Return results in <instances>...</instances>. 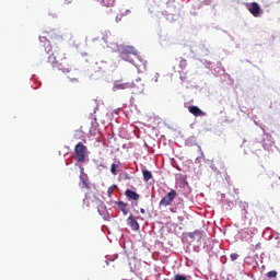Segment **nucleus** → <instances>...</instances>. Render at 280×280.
<instances>
[{
    "instance_id": "1",
    "label": "nucleus",
    "mask_w": 280,
    "mask_h": 280,
    "mask_svg": "<svg viewBox=\"0 0 280 280\" xmlns=\"http://www.w3.org/2000/svg\"><path fill=\"white\" fill-rule=\"evenodd\" d=\"M48 61L52 63V67H57L59 71H62V73H71L72 71L69 60L65 57V51L60 49L54 50V52L48 57Z\"/></svg>"
},
{
    "instance_id": "2",
    "label": "nucleus",
    "mask_w": 280,
    "mask_h": 280,
    "mask_svg": "<svg viewBox=\"0 0 280 280\" xmlns=\"http://www.w3.org/2000/svg\"><path fill=\"white\" fill-rule=\"evenodd\" d=\"M101 4L103 5V8H105L104 12L105 14H107V16H113V14H117L116 15L117 23L121 21V18L119 16H126V14H130V10L128 9L125 10L121 7H118L117 4H115V0H102Z\"/></svg>"
},
{
    "instance_id": "3",
    "label": "nucleus",
    "mask_w": 280,
    "mask_h": 280,
    "mask_svg": "<svg viewBox=\"0 0 280 280\" xmlns=\"http://www.w3.org/2000/svg\"><path fill=\"white\" fill-rule=\"evenodd\" d=\"M118 51L120 54L121 60L129 62L137 52V49L133 46H120Z\"/></svg>"
},
{
    "instance_id": "4",
    "label": "nucleus",
    "mask_w": 280,
    "mask_h": 280,
    "mask_svg": "<svg viewBox=\"0 0 280 280\" xmlns=\"http://www.w3.org/2000/svg\"><path fill=\"white\" fill-rule=\"evenodd\" d=\"M86 145H84L82 142H79L74 147L75 159L79 163H84V161H86Z\"/></svg>"
},
{
    "instance_id": "5",
    "label": "nucleus",
    "mask_w": 280,
    "mask_h": 280,
    "mask_svg": "<svg viewBox=\"0 0 280 280\" xmlns=\"http://www.w3.org/2000/svg\"><path fill=\"white\" fill-rule=\"evenodd\" d=\"M178 196V192H176L175 189H171L159 202V207H170L174 200H176V197Z\"/></svg>"
},
{
    "instance_id": "6",
    "label": "nucleus",
    "mask_w": 280,
    "mask_h": 280,
    "mask_svg": "<svg viewBox=\"0 0 280 280\" xmlns=\"http://www.w3.org/2000/svg\"><path fill=\"white\" fill-rule=\"evenodd\" d=\"M131 65H135V67L138 70L144 69L145 68V60H143V58H141V55L139 54L138 50H136V52L133 54L131 60L129 61Z\"/></svg>"
},
{
    "instance_id": "7",
    "label": "nucleus",
    "mask_w": 280,
    "mask_h": 280,
    "mask_svg": "<svg viewBox=\"0 0 280 280\" xmlns=\"http://www.w3.org/2000/svg\"><path fill=\"white\" fill-rule=\"evenodd\" d=\"M248 11L250 12L252 15L255 18L261 16V7L257 2H252L248 7Z\"/></svg>"
},
{
    "instance_id": "8",
    "label": "nucleus",
    "mask_w": 280,
    "mask_h": 280,
    "mask_svg": "<svg viewBox=\"0 0 280 280\" xmlns=\"http://www.w3.org/2000/svg\"><path fill=\"white\" fill-rule=\"evenodd\" d=\"M126 89H132V83L116 81L114 83V91H126Z\"/></svg>"
},
{
    "instance_id": "9",
    "label": "nucleus",
    "mask_w": 280,
    "mask_h": 280,
    "mask_svg": "<svg viewBox=\"0 0 280 280\" xmlns=\"http://www.w3.org/2000/svg\"><path fill=\"white\" fill-rule=\"evenodd\" d=\"M127 224L130 226L131 231H139L140 229L139 221H137V218H135L132 214L128 217Z\"/></svg>"
},
{
    "instance_id": "10",
    "label": "nucleus",
    "mask_w": 280,
    "mask_h": 280,
    "mask_svg": "<svg viewBox=\"0 0 280 280\" xmlns=\"http://www.w3.org/2000/svg\"><path fill=\"white\" fill-rule=\"evenodd\" d=\"M188 112L194 115L195 117H205V115H207L205 112H202V109H200L198 106L196 105H191L188 107Z\"/></svg>"
},
{
    "instance_id": "11",
    "label": "nucleus",
    "mask_w": 280,
    "mask_h": 280,
    "mask_svg": "<svg viewBox=\"0 0 280 280\" xmlns=\"http://www.w3.org/2000/svg\"><path fill=\"white\" fill-rule=\"evenodd\" d=\"M125 196L127 198H129L130 200H139V198H140L139 194H137L136 191H133L131 189H127L125 191Z\"/></svg>"
},
{
    "instance_id": "12",
    "label": "nucleus",
    "mask_w": 280,
    "mask_h": 280,
    "mask_svg": "<svg viewBox=\"0 0 280 280\" xmlns=\"http://www.w3.org/2000/svg\"><path fill=\"white\" fill-rule=\"evenodd\" d=\"M39 40L40 43H44V49L47 51V54H49V51H51V43L45 37H39Z\"/></svg>"
},
{
    "instance_id": "13",
    "label": "nucleus",
    "mask_w": 280,
    "mask_h": 280,
    "mask_svg": "<svg viewBox=\"0 0 280 280\" xmlns=\"http://www.w3.org/2000/svg\"><path fill=\"white\" fill-rule=\"evenodd\" d=\"M116 205L120 209V211H122L124 215L128 214V203L124 201H117Z\"/></svg>"
},
{
    "instance_id": "14",
    "label": "nucleus",
    "mask_w": 280,
    "mask_h": 280,
    "mask_svg": "<svg viewBox=\"0 0 280 280\" xmlns=\"http://www.w3.org/2000/svg\"><path fill=\"white\" fill-rule=\"evenodd\" d=\"M188 237H189L190 240H196V237H197L198 240H202V231L196 230L195 232H190V233L188 234Z\"/></svg>"
},
{
    "instance_id": "15",
    "label": "nucleus",
    "mask_w": 280,
    "mask_h": 280,
    "mask_svg": "<svg viewBox=\"0 0 280 280\" xmlns=\"http://www.w3.org/2000/svg\"><path fill=\"white\" fill-rule=\"evenodd\" d=\"M142 176H143V180L145 183H148V180H152V172H150L145 168L142 170Z\"/></svg>"
},
{
    "instance_id": "16",
    "label": "nucleus",
    "mask_w": 280,
    "mask_h": 280,
    "mask_svg": "<svg viewBox=\"0 0 280 280\" xmlns=\"http://www.w3.org/2000/svg\"><path fill=\"white\" fill-rule=\"evenodd\" d=\"M80 180L82 189H91V184L89 183V179L84 178L83 176H80Z\"/></svg>"
},
{
    "instance_id": "17",
    "label": "nucleus",
    "mask_w": 280,
    "mask_h": 280,
    "mask_svg": "<svg viewBox=\"0 0 280 280\" xmlns=\"http://www.w3.org/2000/svg\"><path fill=\"white\" fill-rule=\"evenodd\" d=\"M174 280H191L190 276L175 275Z\"/></svg>"
},
{
    "instance_id": "18",
    "label": "nucleus",
    "mask_w": 280,
    "mask_h": 280,
    "mask_svg": "<svg viewBox=\"0 0 280 280\" xmlns=\"http://www.w3.org/2000/svg\"><path fill=\"white\" fill-rule=\"evenodd\" d=\"M117 188V185H113L107 189V194L108 197L110 198V196H113V192L115 191V189Z\"/></svg>"
},
{
    "instance_id": "19",
    "label": "nucleus",
    "mask_w": 280,
    "mask_h": 280,
    "mask_svg": "<svg viewBox=\"0 0 280 280\" xmlns=\"http://www.w3.org/2000/svg\"><path fill=\"white\" fill-rule=\"evenodd\" d=\"M110 173L113 176H117V164H112Z\"/></svg>"
},
{
    "instance_id": "20",
    "label": "nucleus",
    "mask_w": 280,
    "mask_h": 280,
    "mask_svg": "<svg viewBox=\"0 0 280 280\" xmlns=\"http://www.w3.org/2000/svg\"><path fill=\"white\" fill-rule=\"evenodd\" d=\"M267 277H268V279H276V277H277V271H275V270L269 271V272L267 273Z\"/></svg>"
},
{
    "instance_id": "21",
    "label": "nucleus",
    "mask_w": 280,
    "mask_h": 280,
    "mask_svg": "<svg viewBox=\"0 0 280 280\" xmlns=\"http://www.w3.org/2000/svg\"><path fill=\"white\" fill-rule=\"evenodd\" d=\"M179 67L182 69H185V67H187V60L186 59H182L180 62H179Z\"/></svg>"
},
{
    "instance_id": "22",
    "label": "nucleus",
    "mask_w": 280,
    "mask_h": 280,
    "mask_svg": "<svg viewBox=\"0 0 280 280\" xmlns=\"http://www.w3.org/2000/svg\"><path fill=\"white\" fill-rule=\"evenodd\" d=\"M103 40L106 43V45H110V40H108V34L104 35Z\"/></svg>"
},
{
    "instance_id": "23",
    "label": "nucleus",
    "mask_w": 280,
    "mask_h": 280,
    "mask_svg": "<svg viewBox=\"0 0 280 280\" xmlns=\"http://www.w3.org/2000/svg\"><path fill=\"white\" fill-rule=\"evenodd\" d=\"M231 259H232V261H235L236 259H237V257H240V255H237L236 253H234V254H231Z\"/></svg>"
},
{
    "instance_id": "24",
    "label": "nucleus",
    "mask_w": 280,
    "mask_h": 280,
    "mask_svg": "<svg viewBox=\"0 0 280 280\" xmlns=\"http://www.w3.org/2000/svg\"><path fill=\"white\" fill-rule=\"evenodd\" d=\"M70 80H71V82H78V79L75 78V77H68Z\"/></svg>"
},
{
    "instance_id": "25",
    "label": "nucleus",
    "mask_w": 280,
    "mask_h": 280,
    "mask_svg": "<svg viewBox=\"0 0 280 280\" xmlns=\"http://www.w3.org/2000/svg\"><path fill=\"white\" fill-rule=\"evenodd\" d=\"M170 211H171L172 213H176V210H174V208H171Z\"/></svg>"
},
{
    "instance_id": "26",
    "label": "nucleus",
    "mask_w": 280,
    "mask_h": 280,
    "mask_svg": "<svg viewBox=\"0 0 280 280\" xmlns=\"http://www.w3.org/2000/svg\"><path fill=\"white\" fill-rule=\"evenodd\" d=\"M140 213H145V209L141 208Z\"/></svg>"
},
{
    "instance_id": "27",
    "label": "nucleus",
    "mask_w": 280,
    "mask_h": 280,
    "mask_svg": "<svg viewBox=\"0 0 280 280\" xmlns=\"http://www.w3.org/2000/svg\"><path fill=\"white\" fill-rule=\"evenodd\" d=\"M105 220H110V217H108V218H105Z\"/></svg>"
}]
</instances>
